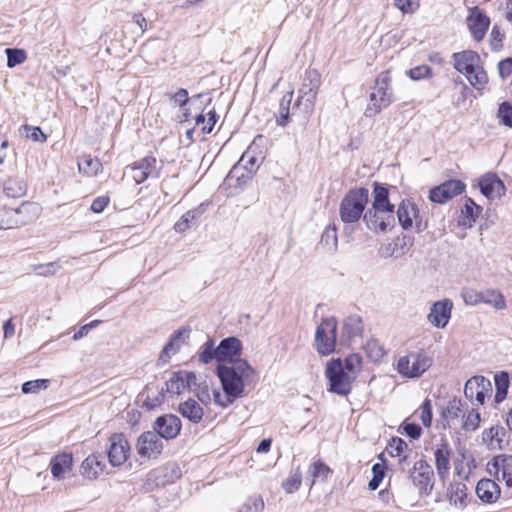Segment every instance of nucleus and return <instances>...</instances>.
Returning a JSON list of instances; mask_svg holds the SVG:
<instances>
[{"instance_id":"f257e3e1","label":"nucleus","mask_w":512,"mask_h":512,"mask_svg":"<svg viewBox=\"0 0 512 512\" xmlns=\"http://www.w3.org/2000/svg\"><path fill=\"white\" fill-rule=\"evenodd\" d=\"M225 396L240 398L244 395L245 385L255 374V369L247 360H238L234 364H220L215 368Z\"/></svg>"},{"instance_id":"f03ea898","label":"nucleus","mask_w":512,"mask_h":512,"mask_svg":"<svg viewBox=\"0 0 512 512\" xmlns=\"http://www.w3.org/2000/svg\"><path fill=\"white\" fill-rule=\"evenodd\" d=\"M454 69L463 74L477 90L488 83V75L481 65L480 55L473 50H464L452 54Z\"/></svg>"},{"instance_id":"7ed1b4c3","label":"nucleus","mask_w":512,"mask_h":512,"mask_svg":"<svg viewBox=\"0 0 512 512\" xmlns=\"http://www.w3.org/2000/svg\"><path fill=\"white\" fill-rule=\"evenodd\" d=\"M369 202V190L366 187L352 188L342 198L339 206L340 219L345 224L363 220Z\"/></svg>"},{"instance_id":"20e7f679","label":"nucleus","mask_w":512,"mask_h":512,"mask_svg":"<svg viewBox=\"0 0 512 512\" xmlns=\"http://www.w3.org/2000/svg\"><path fill=\"white\" fill-rule=\"evenodd\" d=\"M324 374L328 380V392L345 397L351 393L356 376L344 371L341 358L330 359Z\"/></svg>"},{"instance_id":"39448f33","label":"nucleus","mask_w":512,"mask_h":512,"mask_svg":"<svg viewBox=\"0 0 512 512\" xmlns=\"http://www.w3.org/2000/svg\"><path fill=\"white\" fill-rule=\"evenodd\" d=\"M391 81L389 70L383 71L377 76L373 90L379 97V104H368L364 112L366 117L376 116L394 101Z\"/></svg>"},{"instance_id":"423d86ee","label":"nucleus","mask_w":512,"mask_h":512,"mask_svg":"<svg viewBox=\"0 0 512 512\" xmlns=\"http://www.w3.org/2000/svg\"><path fill=\"white\" fill-rule=\"evenodd\" d=\"M337 320L334 317L323 318L315 333V347L319 354L327 356L335 351Z\"/></svg>"},{"instance_id":"0eeeda50","label":"nucleus","mask_w":512,"mask_h":512,"mask_svg":"<svg viewBox=\"0 0 512 512\" xmlns=\"http://www.w3.org/2000/svg\"><path fill=\"white\" fill-rule=\"evenodd\" d=\"M432 365V359L424 353H411L400 357L397 371L406 378H418Z\"/></svg>"},{"instance_id":"6e6552de","label":"nucleus","mask_w":512,"mask_h":512,"mask_svg":"<svg viewBox=\"0 0 512 512\" xmlns=\"http://www.w3.org/2000/svg\"><path fill=\"white\" fill-rule=\"evenodd\" d=\"M367 229L374 233H386L395 227V209L374 210L368 208L363 215Z\"/></svg>"},{"instance_id":"1a4fd4ad","label":"nucleus","mask_w":512,"mask_h":512,"mask_svg":"<svg viewBox=\"0 0 512 512\" xmlns=\"http://www.w3.org/2000/svg\"><path fill=\"white\" fill-rule=\"evenodd\" d=\"M434 472L432 467L424 459L416 461L409 469V478L414 486L418 488L420 496H428L433 489L432 479Z\"/></svg>"},{"instance_id":"9d476101","label":"nucleus","mask_w":512,"mask_h":512,"mask_svg":"<svg viewBox=\"0 0 512 512\" xmlns=\"http://www.w3.org/2000/svg\"><path fill=\"white\" fill-rule=\"evenodd\" d=\"M135 447L141 458L158 459L163 452L164 442L155 431H145L139 435Z\"/></svg>"},{"instance_id":"9b49d317","label":"nucleus","mask_w":512,"mask_h":512,"mask_svg":"<svg viewBox=\"0 0 512 512\" xmlns=\"http://www.w3.org/2000/svg\"><path fill=\"white\" fill-rule=\"evenodd\" d=\"M466 189V184L460 179H449L443 183L432 187L429 190V200L433 203L444 204L453 197L462 194Z\"/></svg>"},{"instance_id":"f8f14e48","label":"nucleus","mask_w":512,"mask_h":512,"mask_svg":"<svg viewBox=\"0 0 512 512\" xmlns=\"http://www.w3.org/2000/svg\"><path fill=\"white\" fill-rule=\"evenodd\" d=\"M321 85V74L316 69H309L305 73L304 83L299 89V97L296 102L298 106L301 101H305V107L312 109Z\"/></svg>"},{"instance_id":"ddd939ff","label":"nucleus","mask_w":512,"mask_h":512,"mask_svg":"<svg viewBox=\"0 0 512 512\" xmlns=\"http://www.w3.org/2000/svg\"><path fill=\"white\" fill-rule=\"evenodd\" d=\"M109 441L110 446L107 450L109 463L113 467H119L124 464L130 456V444L123 433H113Z\"/></svg>"},{"instance_id":"4468645a","label":"nucleus","mask_w":512,"mask_h":512,"mask_svg":"<svg viewBox=\"0 0 512 512\" xmlns=\"http://www.w3.org/2000/svg\"><path fill=\"white\" fill-rule=\"evenodd\" d=\"M487 471L497 480L504 481L507 488H512V455H495L488 461Z\"/></svg>"},{"instance_id":"2eb2a0df","label":"nucleus","mask_w":512,"mask_h":512,"mask_svg":"<svg viewBox=\"0 0 512 512\" xmlns=\"http://www.w3.org/2000/svg\"><path fill=\"white\" fill-rule=\"evenodd\" d=\"M152 428L162 440L169 441L180 434L182 423L178 416L164 414L155 419Z\"/></svg>"},{"instance_id":"dca6fc26","label":"nucleus","mask_w":512,"mask_h":512,"mask_svg":"<svg viewBox=\"0 0 512 512\" xmlns=\"http://www.w3.org/2000/svg\"><path fill=\"white\" fill-rule=\"evenodd\" d=\"M466 22L473 39L477 42L484 39L491 23L486 12L478 6L469 8Z\"/></svg>"},{"instance_id":"f3484780","label":"nucleus","mask_w":512,"mask_h":512,"mask_svg":"<svg viewBox=\"0 0 512 512\" xmlns=\"http://www.w3.org/2000/svg\"><path fill=\"white\" fill-rule=\"evenodd\" d=\"M243 351V344L241 340L235 336H229L223 338L218 344V358L220 364L231 365L238 360H244L241 358Z\"/></svg>"},{"instance_id":"a211bd4d","label":"nucleus","mask_w":512,"mask_h":512,"mask_svg":"<svg viewBox=\"0 0 512 512\" xmlns=\"http://www.w3.org/2000/svg\"><path fill=\"white\" fill-rule=\"evenodd\" d=\"M491 391V382L484 376H474L468 379L464 386L466 399L470 401L475 399L481 405L485 403L486 396Z\"/></svg>"},{"instance_id":"6ab92c4d","label":"nucleus","mask_w":512,"mask_h":512,"mask_svg":"<svg viewBox=\"0 0 512 512\" xmlns=\"http://www.w3.org/2000/svg\"><path fill=\"white\" fill-rule=\"evenodd\" d=\"M480 192L487 199L501 198L505 195L506 186L496 173L488 172L478 180Z\"/></svg>"},{"instance_id":"aec40b11","label":"nucleus","mask_w":512,"mask_h":512,"mask_svg":"<svg viewBox=\"0 0 512 512\" xmlns=\"http://www.w3.org/2000/svg\"><path fill=\"white\" fill-rule=\"evenodd\" d=\"M453 302L450 299H443L435 302L427 316L428 321L436 328H445L451 318Z\"/></svg>"},{"instance_id":"412c9836","label":"nucleus","mask_w":512,"mask_h":512,"mask_svg":"<svg viewBox=\"0 0 512 512\" xmlns=\"http://www.w3.org/2000/svg\"><path fill=\"white\" fill-rule=\"evenodd\" d=\"M419 208L416 203L409 199H403L395 210L399 225L403 230L413 227V219L417 217Z\"/></svg>"},{"instance_id":"4be33fe9","label":"nucleus","mask_w":512,"mask_h":512,"mask_svg":"<svg viewBox=\"0 0 512 512\" xmlns=\"http://www.w3.org/2000/svg\"><path fill=\"white\" fill-rule=\"evenodd\" d=\"M12 210L13 212H10V214L14 217L12 222L13 228L26 225L37 217L38 214L37 205L28 201H23L18 206H12Z\"/></svg>"},{"instance_id":"5701e85b","label":"nucleus","mask_w":512,"mask_h":512,"mask_svg":"<svg viewBox=\"0 0 512 512\" xmlns=\"http://www.w3.org/2000/svg\"><path fill=\"white\" fill-rule=\"evenodd\" d=\"M208 205L209 203L203 202L199 204L196 208L187 211L174 224V230L177 233H184L193 226H196L201 216L205 213Z\"/></svg>"},{"instance_id":"b1692460","label":"nucleus","mask_w":512,"mask_h":512,"mask_svg":"<svg viewBox=\"0 0 512 512\" xmlns=\"http://www.w3.org/2000/svg\"><path fill=\"white\" fill-rule=\"evenodd\" d=\"M106 468L104 457L101 454H91L81 464V475L89 480H95Z\"/></svg>"},{"instance_id":"393cba45","label":"nucleus","mask_w":512,"mask_h":512,"mask_svg":"<svg viewBox=\"0 0 512 512\" xmlns=\"http://www.w3.org/2000/svg\"><path fill=\"white\" fill-rule=\"evenodd\" d=\"M476 494L482 502L491 504L500 497L501 489L496 481L484 478L477 483Z\"/></svg>"},{"instance_id":"a878e982","label":"nucleus","mask_w":512,"mask_h":512,"mask_svg":"<svg viewBox=\"0 0 512 512\" xmlns=\"http://www.w3.org/2000/svg\"><path fill=\"white\" fill-rule=\"evenodd\" d=\"M372 197L371 209H395V205L390 201L389 187L387 184L377 181L373 182Z\"/></svg>"},{"instance_id":"bb28decb","label":"nucleus","mask_w":512,"mask_h":512,"mask_svg":"<svg viewBox=\"0 0 512 512\" xmlns=\"http://www.w3.org/2000/svg\"><path fill=\"white\" fill-rule=\"evenodd\" d=\"M451 454L452 450L449 446V443L447 440L442 439L441 443L438 445L434 452L436 470L441 478L444 477V475L448 473L450 469Z\"/></svg>"},{"instance_id":"cd10ccee","label":"nucleus","mask_w":512,"mask_h":512,"mask_svg":"<svg viewBox=\"0 0 512 512\" xmlns=\"http://www.w3.org/2000/svg\"><path fill=\"white\" fill-rule=\"evenodd\" d=\"M73 455L71 453H61L51 458L50 468L54 478L61 479L64 474L72 469Z\"/></svg>"},{"instance_id":"c85d7f7f","label":"nucleus","mask_w":512,"mask_h":512,"mask_svg":"<svg viewBox=\"0 0 512 512\" xmlns=\"http://www.w3.org/2000/svg\"><path fill=\"white\" fill-rule=\"evenodd\" d=\"M482 210V206L476 204L472 198L466 197L465 203L461 208L462 220H460V224L471 228L476 223Z\"/></svg>"},{"instance_id":"c756f323","label":"nucleus","mask_w":512,"mask_h":512,"mask_svg":"<svg viewBox=\"0 0 512 512\" xmlns=\"http://www.w3.org/2000/svg\"><path fill=\"white\" fill-rule=\"evenodd\" d=\"M178 412L192 423H199L203 419L204 410L194 399H188L178 406Z\"/></svg>"},{"instance_id":"7c9ffc66","label":"nucleus","mask_w":512,"mask_h":512,"mask_svg":"<svg viewBox=\"0 0 512 512\" xmlns=\"http://www.w3.org/2000/svg\"><path fill=\"white\" fill-rule=\"evenodd\" d=\"M251 178H252V173H250L249 171L245 170L242 167V164H240V162H238L229 171L228 175L225 178V182L230 187L241 188L249 180H251Z\"/></svg>"},{"instance_id":"2f4dec72","label":"nucleus","mask_w":512,"mask_h":512,"mask_svg":"<svg viewBox=\"0 0 512 512\" xmlns=\"http://www.w3.org/2000/svg\"><path fill=\"white\" fill-rule=\"evenodd\" d=\"M363 322L362 318L359 315H350L348 316L342 326V336L346 337L348 340L354 339L355 337H359L363 333Z\"/></svg>"},{"instance_id":"473e14b6","label":"nucleus","mask_w":512,"mask_h":512,"mask_svg":"<svg viewBox=\"0 0 512 512\" xmlns=\"http://www.w3.org/2000/svg\"><path fill=\"white\" fill-rule=\"evenodd\" d=\"M3 191L8 199L23 197L27 191V185L24 180L17 177H9L4 181Z\"/></svg>"},{"instance_id":"72a5a7b5","label":"nucleus","mask_w":512,"mask_h":512,"mask_svg":"<svg viewBox=\"0 0 512 512\" xmlns=\"http://www.w3.org/2000/svg\"><path fill=\"white\" fill-rule=\"evenodd\" d=\"M156 164V157L148 155L135 162L133 170H141L143 175L142 179H148L149 177L158 178L160 176V168H157Z\"/></svg>"},{"instance_id":"f704fd0d","label":"nucleus","mask_w":512,"mask_h":512,"mask_svg":"<svg viewBox=\"0 0 512 512\" xmlns=\"http://www.w3.org/2000/svg\"><path fill=\"white\" fill-rule=\"evenodd\" d=\"M157 484L173 483L181 477V470L175 463H169L155 471Z\"/></svg>"},{"instance_id":"c9c22d12","label":"nucleus","mask_w":512,"mask_h":512,"mask_svg":"<svg viewBox=\"0 0 512 512\" xmlns=\"http://www.w3.org/2000/svg\"><path fill=\"white\" fill-rule=\"evenodd\" d=\"M495 396L494 402L499 404L507 397L510 387V377L507 371H500L494 376Z\"/></svg>"},{"instance_id":"e433bc0d","label":"nucleus","mask_w":512,"mask_h":512,"mask_svg":"<svg viewBox=\"0 0 512 512\" xmlns=\"http://www.w3.org/2000/svg\"><path fill=\"white\" fill-rule=\"evenodd\" d=\"M218 345L215 346V341L212 337H208L206 342L200 347L199 351V361L202 364H209L213 360L217 362V365H220V359L218 358Z\"/></svg>"},{"instance_id":"4c0bfd02","label":"nucleus","mask_w":512,"mask_h":512,"mask_svg":"<svg viewBox=\"0 0 512 512\" xmlns=\"http://www.w3.org/2000/svg\"><path fill=\"white\" fill-rule=\"evenodd\" d=\"M293 98V91L287 92L280 100L276 123L278 126L286 127L290 122V105Z\"/></svg>"},{"instance_id":"58836bf2","label":"nucleus","mask_w":512,"mask_h":512,"mask_svg":"<svg viewBox=\"0 0 512 512\" xmlns=\"http://www.w3.org/2000/svg\"><path fill=\"white\" fill-rule=\"evenodd\" d=\"M310 477L312 478L311 487L315 484L317 480L325 482L329 475L333 473L332 469L321 459L314 461L308 471Z\"/></svg>"},{"instance_id":"ea45409f","label":"nucleus","mask_w":512,"mask_h":512,"mask_svg":"<svg viewBox=\"0 0 512 512\" xmlns=\"http://www.w3.org/2000/svg\"><path fill=\"white\" fill-rule=\"evenodd\" d=\"M481 303L489 304L495 309L502 310L506 308V302L502 293L495 289L481 291Z\"/></svg>"},{"instance_id":"a19ab883","label":"nucleus","mask_w":512,"mask_h":512,"mask_svg":"<svg viewBox=\"0 0 512 512\" xmlns=\"http://www.w3.org/2000/svg\"><path fill=\"white\" fill-rule=\"evenodd\" d=\"M80 172L88 175H96L102 168V163L97 158L91 156H84L78 162Z\"/></svg>"},{"instance_id":"79ce46f5","label":"nucleus","mask_w":512,"mask_h":512,"mask_svg":"<svg viewBox=\"0 0 512 512\" xmlns=\"http://www.w3.org/2000/svg\"><path fill=\"white\" fill-rule=\"evenodd\" d=\"M184 371L173 372L171 378L165 383V391L171 394H180L185 389L183 382Z\"/></svg>"},{"instance_id":"37998d69","label":"nucleus","mask_w":512,"mask_h":512,"mask_svg":"<svg viewBox=\"0 0 512 512\" xmlns=\"http://www.w3.org/2000/svg\"><path fill=\"white\" fill-rule=\"evenodd\" d=\"M320 244L329 250H336L338 244L337 228L335 225H329L322 233Z\"/></svg>"},{"instance_id":"c03bdc74","label":"nucleus","mask_w":512,"mask_h":512,"mask_svg":"<svg viewBox=\"0 0 512 512\" xmlns=\"http://www.w3.org/2000/svg\"><path fill=\"white\" fill-rule=\"evenodd\" d=\"M363 358L358 353H352L345 357L342 360V365L344 371L348 372L350 375H355L356 372L361 369Z\"/></svg>"},{"instance_id":"a18cd8bd","label":"nucleus","mask_w":512,"mask_h":512,"mask_svg":"<svg viewBox=\"0 0 512 512\" xmlns=\"http://www.w3.org/2000/svg\"><path fill=\"white\" fill-rule=\"evenodd\" d=\"M302 483V473L298 466L294 471L291 472L290 476L283 482L282 487L286 493L296 492Z\"/></svg>"},{"instance_id":"49530a36","label":"nucleus","mask_w":512,"mask_h":512,"mask_svg":"<svg viewBox=\"0 0 512 512\" xmlns=\"http://www.w3.org/2000/svg\"><path fill=\"white\" fill-rule=\"evenodd\" d=\"M5 54L7 56V66L9 68L22 64L27 58L26 51L19 48H6Z\"/></svg>"},{"instance_id":"de8ad7c7","label":"nucleus","mask_w":512,"mask_h":512,"mask_svg":"<svg viewBox=\"0 0 512 512\" xmlns=\"http://www.w3.org/2000/svg\"><path fill=\"white\" fill-rule=\"evenodd\" d=\"M497 117L501 125L512 128V102L504 101L500 103Z\"/></svg>"},{"instance_id":"09e8293b","label":"nucleus","mask_w":512,"mask_h":512,"mask_svg":"<svg viewBox=\"0 0 512 512\" xmlns=\"http://www.w3.org/2000/svg\"><path fill=\"white\" fill-rule=\"evenodd\" d=\"M13 212L12 205L5 203L4 200H0V229H12L13 228V216L10 214Z\"/></svg>"},{"instance_id":"8fccbe9b","label":"nucleus","mask_w":512,"mask_h":512,"mask_svg":"<svg viewBox=\"0 0 512 512\" xmlns=\"http://www.w3.org/2000/svg\"><path fill=\"white\" fill-rule=\"evenodd\" d=\"M505 429L503 427H491L482 433L483 442L492 444L494 440L498 442L499 448L502 449L501 442L502 436H505Z\"/></svg>"},{"instance_id":"3c124183","label":"nucleus","mask_w":512,"mask_h":512,"mask_svg":"<svg viewBox=\"0 0 512 512\" xmlns=\"http://www.w3.org/2000/svg\"><path fill=\"white\" fill-rule=\"evenodd\" d=\"M467 487L463 483H457L455 488L450 492L449 501L454 505H460L462 507L466 506L465 499L467 497L466 493Z\"/></svg>"},{"instance_id":"603ef678","label":"nucleus","mask_w":512,"mask_h":512,"mask_svg":"<svg viewBox=\"0 0 512 512\" xmlns=\"http://www.w3.org/2000/svg\"><path fill=\"white\" fill-rule=\"evenodd\" d=\"M365 350L367 357L373 362H378L385 355L384 348L376 340L368 341Z\"/></svg>"},{"instance_id":"864d4df0","label":"nucleus","mask_w":512,"mask_h":512,"mask_svg":"<svg viewBox=\"0 0 512 512\" xmlns=\"http://www.w3.org/2000/svg\"><path fill=\"white\" fill-rule=\"evenodd\" d=\"M49 385L48 379H36L26 381L22 384L21 390L24 394L37 393L40 390L46 389Z\"/></svg>"},{"instance_id":"5fc2aeb1","label":"nucleus","mask_w":512,"mask_h":512,"mask_svg":"<svg viewBox=\"0 0 512 512\" xmlns=\"http://www.w3.org/2000/svg\"><path fill=\"white\" fill-rule=\"evenodd\" d=\"M400 429L402 430L401 433L412 440H418L423 432L421 426L418 423L408 422L406 420L401 424Z\"/></svg>"},{"instance_id":"6e6d98bb","label":"nucleus","mask_w":512,"mask_h":512,"mask_svg":"<svg viewBox=\"0 0 512 512\" xmlns=\"http://www.w3.org/2000/svg\"><path fill=\"white\" fill-rule=\"evenodd\" d=\"M407 75L414 81L432 77V68L428 65H419L407 71Z\"/></svg>"},{"instance_id":"4d7b16f0","label":"nucleus","mask_w":512,"mask_h":512,"mask_svg":"<svg viewBox=\"0 0 512 512\" xmlns=\"http://www.w3.org/2000/svg\"><path fill=\"white\" fill-rule=\"evenodd\" d=\"M420 420L426 428H430L433 420L432 402L426 398L420 406Z\"/></svg>"},{"instance_id":"13d9d810","label":"nucleus","mask_w":512,"mask_h":512,"mask_svg":"<svg viewBox=\"0 0 512 512\" xmlns=\"http://www.w3.org/2000/svg\"><path fill=\"white\" fill-rule=\"evenodd\" d=\"M463 406L461 399L454 397L448 402V405L442 411V417H446L447 414L452 418H458L463 412Z\"/></svg>"},{"instance_id":"bf43d9fd","label":"nucleus","mask_w":512,"mask_h":512,"mask_svg":"<svg viewBox=\"0 0 512 512\" xmlns=\"http://www.w3.org/2000/svg\"><path fill=\"white\" fill-rule=\"evenodd\" d=\"M505 34L501 32L498 25H494L490 33V46L491 50L498 52L503 48V40Z\"/></svg>"},{"instance_id":"052dcab7","label":"nucleus","mask_w":512,"mask_h":512,"mask_svg":"<svg viewBox=\"0 0 512 512\" xmlns=\"http://www.w3.org/2000/svg\"><path fill=\"white\" fill-rule=\"evenodd\" d=\"M26 132V137L32 141L44 143L47 140L46 134L38 126H30L25 124L21 127Z\"/></svg>"},{"instance_id":"680f3d73","label":"nucleus","mask_w":512,"mask_h":512,"mask_svg":"<svg viewBox=\"0 0 512 512\" xmlns=\"http://www.w3.org/2000/svg\"><path fill=\"white\" fill-rule=\"evenodd\" d=\"M388 453L391 457H399L408 448L407 443L400 437H392L389 441Z\"/></svg>"},{"instance_id":"e2e57ef3","label":"nucleus","mask_w":512,"mask_h":512,"mask_svg":"<svg viewBox=\"0 0 512 512\" xmlns=\"http://www.w3.org/2000/svg\"><path fill=\"white\" fill-rule=\"evenodd\" d=\"M461 296L463 298V301L467 305H478L481 303V291H477L471 288H465L461 292Z\"/></svg>"},{"instance_id":"0e129e2a","label":"nucleus","mask_w":512,"mask_h":512,"mask_svg":"<svg viewBox=\"0 0 512 512\" xmlns=\"http://www.w3.org/2000/svg\"><path fill=\"white\" fill-rule=\"evenodd\" d=\"M480 413L478 410H472L463 421V429L465 430H476L480 423Z\"/></svg>"},{"instance_id":"69168bd1","label":"nucleus","mask_w":512,"mask_h":512,"mask_svg":"<svg viewBox=\"0 0 512 512\" xmlns=\"http://www.w3.org/2000/svg\"><path fill=\"white\" fill-rule=\"evenodd\" d=\"M264 509V502L261 497L249 498L242 506L240 512H261Z\"/></svg>"},{"instance_id":"338daca9","label":"nucleus","mask_w":512,"mask_h":512,"mask_svg":"<svg viewBox=\"0 0 512 512\" xmlns=\"http://www.w3.org/2000/svg\"><path fill=\"white\" fill-rule=\"evenodd\" d=\"M497 68L499 76L502 79L512 75V57H507L499 61Z\"/></svg>"},{"instance_id":"774afa93","label":"nucleus","mask_w":512,"mask_h":512,"mask_svg":"<svg viewBox=\"0 0 512 512\" xmlns=\"http://www.w3.org/2000/svg\"><path fill=\"white\" fill-rule=\"evenodd\" d=\"M195 393H196V397L202 404L208 405L210 403L211 397H210L209 388H208V385L206 382L199 384L195 388Z\"/></svg>"}]
</instances>
